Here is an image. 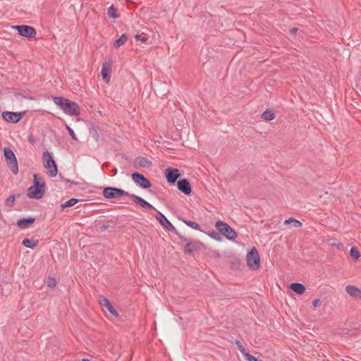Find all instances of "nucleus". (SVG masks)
<instances>
[{"label":"nucleus","instance_id":"f257e3e1","mask_svg":"<svg viewBox=\"0 0 361 361\" xmlns=\"http://www.w3.org/2000/svg\"><path fill=\"white\" fill-rule=\"evenodd\" d=\"M53 101L66 114L79 116L80 107L77 103L62 97H54Z\"/></svg>","mask_w":361,"mask_h":361},{"label":"nucleus","instance_id":"f03ea898","mask_svg":"<svg viewBox=\"0 0 361 361\" xmlns=\"http://www.w3.org/2000/svg\"><path fill=\"white\" fill-rule=\"evenodd\" d=\"M45 192V183L38 175H34L33 185L27 190V196L32 199H41Z\"/></svg>","mask_w":361,"mask_h":361},{"label":"nucleus","instance_id":"7ed1b4c3","mask_svg":"<svg viewBox=\"0 0 361 361\" xmlns=\"http://www.w3.org/2000/svg\"><path fill=\"white\" fill-rule=\"evenodd\" d=\"M215 227L219 232L228 240H233L237 238V233L227 223L221 221H217L215 223Z\"/></svg>","mask_w":361,"mask_h":361},{"label":"nucleus","instance_id":"20e7f679","mask_svg":"<svg viewBox=\"0 0 361 361\" xmlns=\"http://www.w3.org/2000/svg\"><path fill=\"white\" fill-rule=\"evenodd\" d=\"M4 153L8 167L13 173L16 175L18 173V165L15 154L9 147H5Z\"/></svg>","mask_w":361,"mask_h":361},{"label":"nucleus","instance_id":"39448f33","mask_svg":"<svg viewBox=\"0 0 361 361\" xmlns=\"http://www.w3.org/2000/svg\"><path fill=\"white\" fill-rule=\"evenodd\" d=\"M42 158L44 161V167L49 169V173L51 177L56 176L58 170L55 161L53 159L52 154L49 152H44L43 153Z\"/></svg>","mask_w":361,"mask_h":361},{"label":"nucleus","instance_id":"423d86ee","mask_svg":"<svg viewBox=\"0 0 361 361\" xmlns=\"http://www.w3.org/2000/svg\"><path fill=\"white\" fill-rule=\"evenodd\" d=\"M247 265L250 269L256 270L259 267V255L257 250L252 247V250L247 252L246 255Z\"/></svg>","mask_w":361,"mask_h":361},{"label":"nucleus","instance_id":"0eeeda50","mask_svg":"<svg viewBox=\"0 0 361 361\" xmlns=\"http://www.w3.org/2000/svg\"><path fill=\"white\" fill-rule=\"evenodd\" d=\"M129 195L130 193L128 192L117 188L106 187L103 190V196L106 199H114L122 196L129 197Z\"/></svg>","mask_w":361,"mask_h":361},{"label":"nucleus","instance_id":"6e6552de","mask_svg":"<svg viewBox=\"0 0 361 361\" xmlns=\"http://www.w3.org/2000/svg\"><path fill=\"white\" fill-rule=\"evenodd\" d=\"M18 30V34L24 37L33 38L36 35V30L30 25H16L13 27Z\"/></svg>","mask_w":361,"mask_h":361},{"label":"nucleus","instance_id":"1a4fd4ad","mask_svg":"<svg viewBox=\"0 0 361 361\" xmlns=\"http://www.w3.org/2000/svg\"><path fill=\"white\" fill-rule=\"evenodd\" d=\"M132 179L134 183L143 189H147L151 187V183L142 174L135 172L132 174Z\"/></svg>","mask_w":361,"mask_h":361},{"label":"nucleus","instance_id":"9d476101","mask_svg":"<svg viewBox=\"0 0 361 361\" xmlns=\"http://www.w3.org/2000/svg\"><path fill=\"white\" fill-rule=\"evenodd\" d=\"M24 114V112L4 111L2 117L7 122L16 123L23 118Z\"/></svg>","mask_w":361,"mask_h":361},{"label":"nucleus","instance_id":"9b49d317","mask_svg":"<svg viewBox=\"0 0 361 361\" xmlns=\"http://www.w3.org/2000/svg\"><path fill=\"white\" fill-rule=\"evenodd\" d=\"M155 218L160 223V224L164 227L169 231H176L175 227L173 224L166 219V217L160 212L157 211L155 215Z\"/></svg>","mask_w":361,"mask_h":361},{"label":"nucleus","instance_id":"f8f14e48","mask_svg":"<svg viewBox=\"0 0 361 361\" xmlns=\"http://www.w3.org/2000/svg\"><path fill=\"white\" fill-rule=\"evenodd\" d=\"M129 197L132 200V201H133L136 204L139 205L142 208H144L147 210L155 209V208L151 204L136 195L130 194Z\"/></svg>","mask_w":361,"mask_h":361},{"label":"nucleus","instance_id":"ddd939ff","mask_svg":"<svg viewBox=\"0 0 361 361\" xmlns=\"http://www.w3.org/2000/svg\"><path fill=\"white\" fill-rule=\"evenodd\" d=\"M99 303L101 305V306L105 307L113 316L116 317H118V312L106 298L102 295L99 296Z\"/></svg>","mask_w":361,"mask_h":361},{"label":"nucleus","instance_id":"4468645a","mask_svg":"<svg viewBox=\"0 0 361 361\" xmlns=\"http://www.w3.org/2000/svg\"><path fill=\"white\" fill-rule=\"evenodd\" d=\"M167 181L169 183H174L180 176L179 171L177 169L168 168L165 171Z\"/></svg>","mask_w":361,"mask_h":361},{"label":"nucleus","instance_id":"2eb2a0df","mask_svg":"<svg viewBox=\"0 0 361 361\" xmlns=\"http://www.w3.org/2000/svg\"><path fill=\"white\" fill-rule=\"evenodd\" d=\"M152 165V162L145 157H136L133 161V166L136 169L139 168H149Z\"/></svg>","mask_w":361,"mask_h":361},{"label":"nucleus","instance_id":"dca6fc26","mask_svg":"<svg viewBox=\"0 0 361 361\" xmlns=\"http://www.w3.org/2000/svg\"><path fill=\"white\" fill-rule=\"evenodd\" d=\"M178 189L183 192L185 195H190L191 193V185L187 179H180L177 183Z\"/></svg>","mask_w":361,"mask_h":361},{"label":"nucleus","instance_id":"f3484780","mask_svg":"<svg viewBox=\"0 0 361 361\" xmlns=\"http://www.w3.org/2000/svg\"><path fill=\"white\" fill-rule=\"evenodd\" d=\"M35 221V219L33 217L20 219L17 221V226L21 229H25L32 224Z\"/></svg>","mask_w":361,"mask_h":361},{"label":"nucleus","instance_id":"a211bd4d","mask_svg":"<svg viewBox=\"0 0 361 361\" xmlns=\"http://www.w3.org/2000/svg\"><path fill=\"white\" fill-rule=\"evenodd\" d=\"M290 288L298 295H302L305 292V287L303 284L300 283H293L290 286Z\"/></svg>","mask_w":361,"mask_h":361},{"label":"nucleus","instance_id":"6ab92c4d","mask_svg":"<svg viewBox=\"0 0 361 361\" xmlns=\"http://www.w3.org/2000/svg\"><path fill=\"white\" fill-rule=\"evenodd\" d=\"M345 290L348 295L354 298H358L361 295L360 290L354 286H347Z\"/></svg>","mask_w":361,"mask_h":361},{"label":"nucleus","instance_id":"aec40b11","mask_svg":"<svg viewBox=\"0 0 361 361\" xmlns=\"http://www.w3.org/2000/svg\"><path fill=\"white\" fill-rule=\"evenodd\" d=\"M109 73H110V68L109 67H107L106 65H103L102 71H101V74H102V76L104 80L106 83H108L110 80Z\"/></svg>","mask_w":361,"mask_h":361},{"label":"nucleus","instance_id":"412c9836","mask_svg":"<svg viewBox=\"0 0 361 361\" xmlns=\"http://www.w3.org/2000/svg\"><path fill=\"white\" fill-rule=\"evenodd\" d=\"M197 250V245L192 242L187 243L184 247V252L189 253V254L193 253Z\"/></svg>","mask_w":361,"mask_h":361},{"label":"nucleus","instance_id":"4be33fe9","mask_svg":"<svg viewBox=\"0 0 361 361\" xmlns=\"http://www.w3.org/2000/svg\"><path fill=\"white\" fill-rule=\"evenodd\" d=\"M128 40V37L126 35H122L118 39L115 41L114 43V47L115 48H118L121 46L123 45Z\"/></svg>","mask_w":361,"mask_h":361},{"label":"nucleus","instance_id":"5701e85b","mask_svg":"<svg viewBox=\"0 0 361 361\" xmlns=\"http://www.w3.org/2000/svg\"><path fill=\"white\" fill-rule=\"evenodd\" d=\"M22 244L27 248L33 249L37 246V243L32 239L25 238L23 239Z\"/></svg>","mask_w":361,"mask_h":361},{"label":"nucleus","instance_id":"b1692460","mask_svg":"<svg viewBox=\"0 0 361 361\" xmlns=\"http://www.w3.org/2000/svg\"><path fill=\"white\" fill-rule=\"evenodd\" d=\"M262 118L265 121H272L275 118V113L273 111L267 110L262 113Z\"/></svg>","mask_w":361,"mask_h":361},{"label":"nucleus","instance_id":"393cba45","mask_svg":"<svg viewBox=\"0 0 361 361\" xmlns=\"http://www.w3.org/2000/svg\"><path fill=\"white\" fill-rule=\"evenodd\" d=\"M90 135L95 141L99 140V135L97 131V128L93 124H92L91 128H90Z\"/></svg>","mask_w":361,"mask_h":361},{"label":"nucleus","instance_id":"a878e982","mask_svg":"<svg viewBox=\"0 0 361 361\" xmlns=\"http://www.w3.org/2000/svg\"><path fill=\"white\" fill-rule=\"evenodd\" d=\"M79 200L75 198H71L68 200V201L65 202L61 205V207L62 209H65L66 207H70L74 206L77 202H78Z\"/></svg>","mask_w":361,"mask_h":361},{"label":"nucleus","instance_id":"bb28decb","mask_svg":"<svg viewBox=\"0 0 361 361\" xmlns=\"http://www.w3.org/2000/svg\"><path fill=\"white\" fill-rule=\"evenodd\" d=\"M290 224H292L293 226L296 228L300 227L302 226V223L300 221L293 218H289L284 221L285 225H288Z\"/></svg>","mask_w":361,"mask_h":361},{"label":"nucleus","instance_id":"cd10ccee","mask_svg":"<svg viewBox=\"0 0 361 361\" xmlns=\"http://www.w3.org/2000/svg\"><path fill=\"white\" fill-rule=\"evenodd\" d=\"M183 222L188 226H190V228L195 229V230H197V231H200L201 230V227L200 226L195 222V221H189V220H183Z\"/></svg>","mask_w":361,"mask_h":361},{"label":"nucleus","instance_id":"c85d7f7f","mask_svg":"<svg viewBox=\"0 0 361 361\" xmlns=\"http://www.w3.org/2000/svg\"><path fill=\"white\" fill-rule=\"evenodd\" d=\"M107 14L110 18H117L118 16L117 15V11L114 7V6H111L107 11Z\"/></svg>","mask_w":361,"mask_h":361},{"label":"nucleus","instance_id":"c756f323","mask_svg":"<svg viewBox=\"0 0 361 361\" xmlns=\"http://www.w3.org/2000/svg\"><path fill=\"white\" fill-rule=\"evenodd\" d=\"M46 283L48 287L54 288L56 287L57 283L54 277L48 276Z\"/></svg>","mask_w":361,"mask_h":361},{"label":"nucleus","instance_id":"7c9ffc66","mask_svg":"<svg viewBox=\"0 0 361 361\" xmlns=\"http://www.w3.org/2000/svg\"><path fill=\"white\" fill-rule=\"evenodd\" d=\"M350 256L353 258H354L355 259H358V258L360 256L358 250L355 247H351V249L350 250Z\"/></svg>","mask_w":361,"mask_h":361},{"label":"nucleus","instance_id":"2f4dec72","mask_svg":"<svg viewBox=\"0 0 361 361\" xmlns=\"http://www.w3.org/2000/svg\"><path fill=\"white\" fill-rule=\"evenodd\" d=\"M16 197L14 195H10L6 200V204L8 207H12L15 202Z\"/></svg>","mask_w":361,"mask_h":361},{"label":"nucleus","instance_id":"473e14b6","mask_svg":"<svg viewBox=\"0 0 361 361\" xmlns=\"http://www.w3.org/2000/svg\"><path fill=\"white\" fill-rule=\"evenodd\" d=\"M209 235L217 241H221L222 240L220 234L216 231H212L209 233Z\"/></svg>","mask_w":361,"mask_h":361},{"label":"nucleus","instance_id":"72a5a7b5","mask_svg":"<svg viewBox=\"0 0 361 361\" xmlns=\"http://www.w3.org/2000/svg\"><path fill=\"white\" fill-rule=\"evenodd\" d=\"M243 355L245 357V358L248 361H259L255 357H254L253 355H250L248 352H246V353H245Z\"/></svg>","mask_w":361,"mask_h":361},{"label":"nucleus","instance_id":"f704fd0d","mask_svg":"<svg viewBox=\"0 0 361 361\" xmlns=\"http://www.w3.org/2000/svg\"><path fill=\"white\" fill-rule=\"evenodd\" d=\"M235 344L236 345L238 346L239 350L242 353L243 355H244L245 353H246L247 350H245V348L242 345V344L240 343V342L239 341H235Z\"/></svg>","mask_w":361,"mask_h":361},{"label":"nucleus","instance_id":"c9c22d12","mask_svg":"<svg viewBox=\"0 0 361 361\" xmlns=\"http://www.w3.org/2000/svg\"><path fill=\"white\" fill-rule=\"evenodd\" d=\"M66 129L68 130L70 135L71 136V137L75 140H77V137H76V135L73 131V130L70 128L68 125H66Z\"/></svg>","mask_w":361,"mask_h":361},{"label":"nucleus","instance_id":"e433bc0d","mask_svg":"<svg viewBox=\"0 0 361 361\" xmlns=\"http://www.w3.org/2000/svg\"><path fill=\"white\" fill-rule=\"evenodd\" d=\"M135 37L136 39L140 40L143 42H146L147 41V38L142 37L141 35L137 34V35H135Z\"/></svg>","mask_w":361,"mask_h":361},{"label":"nucleus","instance_id":"4c0bfd02","mask_svg":"<svg viewBox=\"0 0 361 361\" xmlns=\"http://www.w3.org/2000/svg\"><path fill=\"white\" fill-rule=\"evenodd\" d=\"M322 303V301L320 299H316L312 301V305L314 307H319Z\"/></svg>","mask_w":361,"mask_h":361},{"label":"nucleus","instance_id":"58836bf2","mask_svg":"<svg viewBox=\"0 0 361 361\" xmlns=\"http://www.w3.org/2000/svg\"><path fill=\"white\" fill-rule=\"evenodd\" d=\"M298 28L297 27H293L292 29L290 30V33L292 34V35H295L298 32Z\"/></svg>","mask_w":361,"mask_h":361},{"label":"nucleus","instance_id":"ea45409f","mask_svg":"<svg viewBox=\"0 0 361 361\" xmlns=\"http://www.w3.org/2000/svg\"><path fill=\"white\" fill-rule=\"evenodd\" d=\"M177 235H178V237L179 238L182 240V241H186L187 239L183 236H181L180 235H179L177 232H176Z\"/></svg>","mask_w":361,"mask_h":361},{"label":"nucleus","instance_id":"a19ab883","mask_svg":"<svg viewBox=\"0 0 361 361\" xmlns=\"http://www.w3.org/2000/svg\"><path fill=\"white\" fill-rule=\"evenodd\" d=\"M114 175H116V174L117 173V170H116V169H114Z\"/></svg>","mask_w":361,"mask_h":361},{"label":"nucleus","instance_id":"79ce46f5","mask_svg":"<svg viewBox=\"0 0 361 361\" xmlns=\"http://www.w3.org/2000/svg\"><path fill=\"white\" fill-rule=\"evenodd\" d=\"M82 361H89V360H88V359H86V358H83V359L82 360Z\"/></svg>","mask_w":361,"mask_h":361},{"label":"nucleus","instance_id":"37998d69","mask_svg":"<svg viewBox=\"0 0 361 361\" xmlns=\"http://www.w3.org/2000/svg\"><path fill=\"white\" fill-rule=\"evenodd\" d=\"M103 228H104V229H106V226H103Z\"/></svg>","mask_w":361,"mask_h":361}]
</instances>
